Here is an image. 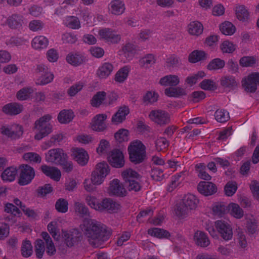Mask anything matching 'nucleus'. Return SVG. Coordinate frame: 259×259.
Instances as JSON below:
<instances>
[{"label":"nucleus","mask_w":259,"mask_h":259,"mask_svg":"<svg viewBox=\"0 0 259 259\" xmlns=\"http://www.w3.org/2000/svg\"><path fill=\"white\" fill-rule=\"evenodd\" d=\"M229 208V212L234 217L237 219H241L243 216V211L238 204L233 203H230Z\"/></svg>","instance_id":"79ce46f5"},{"label":"nucleus","mask_w":259,"mask_h":259,"mask_svg":"<svg viewBox=\"0 0 259 259\" xmlns=\"http://www.w3.org/2000/svg\"><path fill=\"white\" fill-rule=\"evenodd\" d=\"M34 251L36 257L40 259L43 256L45 251L44 242L41 239H37L35 242Z\"/></svg>","instance_id":"8fccbe9b"},{"label":"nucleus","mask_w":259,"mask_h":259,"mask_svg":"<svg viewBox=\"0 0 259 259\" xmlns=\"http://www.w3.org/2000/svg\"><path fill=\"white\" fill-rule=\"evenodd\" d=\"M12 139L16 140L20 138L23 134L22 126L15 124L12 126Z\"/></svg>","instance_id":"e2e57ef3"},{"label":"nucleus","mask_w":259,"mask_h":259,"mask_svg":"<svg viewBox=\"0 0 259 259\" xmlns=\"http://www.w3.org/2000/svg\"><path fill=\"white\" fill-rule=\"evenodd\" d=\"M220 83L224 88L229 89V90H234L238 86L235 77L231 75L222 76L220 79Z\"/></svg>","instance_id":"4be33fe9"},{"label":"nucleus","mask_w":259,"mask_h":259,"mask_svg":"<svg viewBox=\"0 0 259 259\" xmlns=\"http://www.w3.org/2000/svg\"><path fill=\"white\" fill-rule=\"evenodd\" d=\"M24 159L25 160H30L37 163H40L41 161V158L39 154L34 152H28L23 155Z\"/></svg>","instance_id":"0e129e2a"},{"label":"nucleus","mask_w":259,"mask_h":259,"mask_svg":"<svg viewBox=\"0 0 259 259\" xmlns=\"http://www.w3.org/2000/svg\"><path fill=\"white\" fill-rule=\"evenodd\" d=\"M23 110L22 105L16 103H11L5 105L2 111L6 114L9 115H15L20 114Z\"/></svg>","instance_id":"6ab92c4d"},{"label":"nucleus","mask_w":259,"mask_h":259,"mask_svg":"<svg viewBox=\"0 0 259 259\" xmlns=\"http://www.w3.org/2000/svg\"><path fill=\"white\" fill-rule=\"evenodd\" d=\"M182 200L191 210L196 209L199 202L196 196L190 194L185 195Z\"/></svg>","instance_id":"72a5a7b5"},{"label":"nucleus","mask_w":259,"mask_h":259,"mask_svg":"<svg viewBox=\"0 0 259 259\" xmlns=\"http://www.w3.org/2000/svg\"><path fill=\"white\" fill-rule=\"evenodd\" d=\"M35 72L38 77L36 83L43 85L52 81L54 75L49 70L47 66L44 64H38L36 66Z\"/></svg>","instance_id":"39448f33"},{"label":"nucleus","mask_w":259,"mask_h":259,"mask_svg":"<svg viewBox=\"0 0 259 259\" xmlns=\"http://www.w3.org/2000/svg\"><path fill=\"white\" fill-rule=\"evenodd\" d=\"M180 82L179 78L176 75H168L162 77L159 83L163 86L175 87Z\"/></svg>","instance_id":"bb28decb"},{"label":"nucleus","mask_w":259,"mask_h":259,"mask_svg":"<svg viewBox=\"0 0 259 259\" xmlns=\"http://www.w3.org/2000/svg\"><path fill=\"white\" fill-rule=\"evenodd\" d=\"M150 175L152 179L156 181H160L164 177L163 170L158 167L152 168L150 171Z\"/></svg>","instance_id":"69168bd1"},{"label":"nucleus","mask_w":259,"mask_h":259,"mask_svg":"<svg viewBox=\"0 0 259 259\" xmlns=\"http://www.w3.org/2000/svg\"><path fill=\"white\" fill-rule=\"evenodd\" d=\"M222 33L225 35H232L235 31V27L229 21H225L222 23L220 27Z\"/></svg>","instance_id":"ea45409f"},{"label":"nucleus","mask_w":259,"mask_h":259,"mask_svg":"<svg viewBox=\"0 0 259 259\" xmlns=\"http://www.w3.org/2000/svg\"><path fill=\"white\" fill-rule=\"evenodd\" d=\"M119 205L111 198H105L100 202V206L98 207V210L107 211L109 213L117 212Z\"/></svg>","instance_id":"dca6fc26"},{"label":"nucleus","mask_w":259,"mask_h":259,"mask_svg":"<svg viewBox=\"0 0 259 259\" xmlns=\"http://www.w3.org/2000/svg\"><path fill=\"white\" fill-rule=\"evenodd\" d=\"M40 169L44 174L54 181L58 182L61 178V171L56 167L50 166L45 164L40 166Z\"/></svg>","instance_id":"a211bd4d"},{"label":"nucleus","mask_w":259,"mask_h":259,"mask_svg":"<svg viewBox=\"0 0 259 259\" xmlns=\"http://www.w3.org/2000/svg\"><path fill=\"white\" fill-rule=\"evenodd\" d=\"M113 69L114 66L111 63L106 62L99 67L96 74L100 78H106L110 75Z\"/></svg>","instance_id":"5701e85b"},{"label":"nucleus","mask_w":259,"mask_h":259,"mask_svg":"<svg viewBox=\"0 0 259 259\" xmlns=\"http://www.w3.org/2000/svg\"><path fill=\"white\" fill-rule=\"evenodd\" d=\"M85 233L89 243L98 247L107 241L111 235V231L105 225L93 219H85Z\"/></svg>","instance_id":"f257e3e1"},{"label":"nucleus","mask_w":259,"mask_h":259,"mask_svg":"<svg viewBox=\"0 0 259 259\" xmlns=\"http://www.w3.org/2000/svg\"><path fill=\"white\" fill-rule=\"evenodd\" d=\"M148 234L152 236L161 239H168L170 236V234L168 231L158 228L148 229Z\"/></svg>","instance_id":"c85d7f7f"},{"label":"nucleus","mask_w":259,"mask_h":259,"mask_svg":"<svg viewBox=\"0 0 259 259\" xmlns=\"http://www.w3.org/2000/svg\"><path fill=\"white\" fill-rule=\"evenodd\" d=\"M107 159L110 164L113 167L119 168L124 165L123 154L119 149H114L112 150Z\"/></svg>","instance_id":"1a4fd4ad"},{"label":"nucleus","mask_w":259,"mask_h":259,"mask_svg":"<svg viewBox=\"0 0 259 259\" xmlns=\"http://www.w3.org/2000/svg\"><path fill=\"white\" fill-rule=\"evenodd\" d=\"M195 243L201 247H206L210 244V240L207 235L203 231L197 230L194 235Z\"/></svg>","instance_id":"aec40b11"},{"label":"nucleus","mask_w":259,"mask_h":259,"mask_svg":"<svg viewBox=\"0 0 259 259\" xmlns=\"http://www.w3.org/2000/svg\"><path fill=\"white\" fill-rule=\"evenodd\" d=\"M129 72V68L124 66L120 68L115 74V80L119 83H122L127 78Z\"/></svg>","instance_id":"37998d69"},{"label":"nucleus","mask_w":259,"mask_h":259,"mask_svg":"<svg viewBox=\"0 0 259 259\" xmlns=\"http://www.w3.org/2000/svg\"><path fill=\"white\" fill-rule=\"evenodd\" d=\"M66 26L71 29H78L80 27V21L78 18L71 16L67 20Z\"/></svg>","instance_id":"338daca9"},{"label":"nucleus","mask_w":259,"mask_h":259,"mask_svg":"<svg viewBox=\"0 0 259 259\" xmlns=\"http://www.w3.org/2000/svg\"><path fill=\"white\" fill-rule=\"evenodd\" d=\"M95 170L106 177L110 173V169L106 162L102 161L96 165Z\"/></svg>","instance_id":"3c124183"},{"label":"nucleus","mask_w":259,"mask_h":259,"mask_svg":"<svg viewBox=\"0 0 259 259\" xmlns=\"http://www.w3.org/2000/svg\"><path fill=\"white\" fill-rule=\"evenodd\" d=\"M17 173L16 168L13 166L9 167L2 172L1 177L4 181L12 182L15 179Z\"/></svg>","instance_id":"2f4dec72"},{"label":"nucleus","mask_w":259,"mask_h":259,"mask_svg":"<svg viewBox=\"0 0 259 259\" xmlns=\"http://www.w3.org/2000/svg\"><path fill=\"white\" fill-rule=\"evenodd\" d=\"M107 116L106 114H99L96 115L92 119L91 128L97 132H103L105 131L107 126L105 120L107 119Z\"/></svg>","instance_id":"f3484780"},{"label":"nucleus","mask_w":259,"mask_h":259,"mask_svg":"<svg viewBox=\"0 0 259 259\" xmlns=\"http://www.w3.org/2000/svg\"><path fill=\"white\" fill-rule=\"evenodd\" d=\"M214 116L215 119L220 122H225L230 118L229 113L224 110H217L214 113Z\"/></svg>","instance_id":"052dcab7"},{"label":"nucleus","mask_w":259,"mask_h":259,"mask_svg":"<svg viewBox=\"0 0 259 259\" xmlns=\"http://www.w3.org/2000/svg\"><path fill=\"white\" fill-rule=\"evenodd\" d=\"M200 87L206 91H213L217 89L216 83L212 80L210 79H205L202 80L199 84Z\"/></svg>","instance_id":"09e8293b"},{"label":"nucleus","mask_w":259,"mask_h":259,"mask_svg":"<svg viewBox=\"0 0 259 259\" xmlns=\"http://www.w3.org/2000/svg\"><path fill=\"white\" fill-rule=\"evenodd\" d=\"M220 48L224 53H231L236 49L235 45L229 40L224 41L221 44Z\"/></svg>","instance_id":"680f3d73"},{"label":"nucleus","mask_w":259,"mask_h":259,"mask_svg":"<svg viewBox=\"0 0 259 259\" xmlns=\"http://www.w3.org/2000/svg\"><path fill=\"white\" fill-rule=\"evenodd\" d=\"M165 95L169 97L179 98L187 95L185 89L180 87H169L164 90Z\"/></svg>","instance_id":"cd10ccee"},{"label":"nucleus","mask_w":259,"mask_h":259,"mask_svg":"<svg viewBox=\"0 0 259 259\" xmlns=\"http://www.w3.org/2000/svg\"><path fill=\"white\" fill-rule=\"evenodd\" d=\"M155 61L154 56L152 54H149L139 60V64L141 67L147 68L149 67V65L154 64Z\"/></svg>","instance_id":"de8ad7c7"},{"label":"nucleus","mask_w":259,"mask_h":259,"mask_svg":"<svg viewBox=\"0 0 259 259\" xmlns=\"http://www.w3.org/2000/svg\"><path fill=\"white\" fill-rule=\"evenodd\" d=\"M75 115L71 110H61L58 115V121L62 124H66L71 122Z\"/></svg>","instance_id":"a878e982"},{"label":"nucleus","mask_w":259,"mask_h":259,"mask_svg":"<svg viewBox=\"0 0 259 259\" xmlns=\"http://www.w3.org/2000/svg\"><path fill=\"white\" fill-rule=\"evenodd\" d=\"M198 192L205 196L212 195L217 192L216 185L210 182L201 181L197 186Z\"/></svg>","instance_id":"ddd939ff"},{"label":"nucleus","mask_w":259,"mask_h":259,"mask_svg":"<svg viewBox=\"0 0 259 259\" xmlns=\"http://www.w3.org/2000/svg\"><path fill=\"white\" fill-rule=\"evenodd\" d=\"M130 133L128 130L125 128H120L114 134L115 140L119 143L127 141Z\"/></svg>","instance_id":"49530a36"},{"label":"nucleus","mask_w":259,"mask_h":259,"mask_svg":"<svg viewBox=\"0 0 259 259\" xmlns=\"http://www.w3.org/2000/svg\"><path fill=\"white\" fill-rule=\"evenodd\" d=\"M53 191V188L50 184H46L44 186L38 187L36 191L38 196L44 197L51 193Z\"/></svg>","instance_id":"6e6d98bb"},{"label":"nucleus","mask_w":259,"mask_h":259,"mask_svg":"<svg viewBox=\"0 0 259 259\" xmlns=\"http://www.w3.org/2000/svg\"><path fill=\"white\" fill-rule=\"evenodd\" d=\"M127 151L130 161L135 164L142 163L147 158L146 147L140 140L131 142L128 146Z\"/></svg>","instance_id":"f03ea898"},{"label":"nucleus","mask_w":259,"mask_h":259,"mask_svg":"<svg viewBox=\"0 0 259 259\" xmlns=\"http://www.w3.org/2000/svg\"><path fill=\"white\" fill-rule=\"evenodd\" d=\"M190 211L182 200L176 205V213L180 218L186 217Z\"/></svg>","instance_id":"4c0bfd02"},{"label":"nucleus","mask_w":259,"mask_h":259,"mask_svg":"<svg viewBox=\"0 0 259 259\" xmlns=\"http://www.w3.org/2000/svg\"><path fill=\"white\" fill-rule=\"evenodd\" d=\"M149 116L152 121L161 126L167 124L170 122L168 113L163 110H152L150 112Z\"/></svg>","instance_id":"9b49d317"},{"label":"nucleus","mask_w":259,"mask_h":259,"mask_svg":"<svg viewBox=\"0 0 259 259\" xmlns=\"http://www.w3.org/2000/svg\"><path fill=\"white\" fill-rule=\"evenodd\" d=\"M32 93L33 90L31 88H23L17 93L16 97L20 101L27 100Z\"/></svg>","instance_id":"c03bdc74"},{"label":"nucleus","mask_w":259,"mask_h":259,"mask_svg":"<svg viewBox=\"0 0 259 259\" xmlns=\"http://www.w3.org/2000/svg\"><path fill=\"white\" fill-rule=\"evenodd\" d=\"M242 86L247 93H254L259 85V72H252L242 78Z\"/></svg>","instance_id":"423d86ee"},{"label":"nucleus","mask_w":259,"mask_h":259,"mask_svg":"<svg viewBox=\"0 0 259 259\" xmlns=\"http://www.w3.org/2000/svg\"><path fill=\"white\" fill-rule=\"evenodd\" d=\"M256 62V60L253 56H243L239 60L240 66L243 67L253 66Z\"/></svg>","instance_id":"603ef678"},{"label":"nucleus","mask_w":259,"mask_h":259,"mask_svg":"<svg viewBox=\"0 0 259 259\" xmlns=\"http://www.w3.org/2000/svg\"><path fill=\"white\" fill-rule=\"evenodd\" d=\"M66 61L72 65L77 66L84 62L85 58L78 54L70 53L66 57Z\"/></svg>","instance_id":"c756f323"},{"label":"nucleus","mask_w":259,"mask_h":259,"mask_svg":"<svg viewBox=\"0 0 259 259\" xmlns=\"http://www.w3.org/2000/svg\"><path fill=\"white\" fill-rule=\"evenodd\" d=\"M67 155L61 160L58 165H61L64 171L69 173L73 169V165L72 161L68 160Z\"/></svg>","instance_id":"bf43d9fd"},{"label":"nucleus","mask_w":259,"mask_h":259,"mask_svg":"<svg viewBox=\"0 0 259 259\" xmlns=\"http://www.w3.org/2000/svg\"><path fill=\"white\" fill-rule=\"evenodd\" d=\"M62 236L68 247H72L77 244L82 238L81 232L77 229H73L69 231L62 230Z\"/></svg>","instance_id":"0eeeda50"},{"label":"nucleus","mask_w":259,"mask_h":259,"mask_svg":"<svg viewBox=\"0 0 259 259\" xmlns=\"http://www.w3.org/2000/svg\"><path fill=\"white\" fill-rule=\"evenodd\" d=\"M235 14L237 18L242 21H246L249 18V12L244 5H240L236 7Z\"/></svg>","instance_id":"c9c22d12"},{"label":"nucleus","mask_w":259,"mask_h":259,"mask_svg":"<svg viewBox=\"0 0 259 259\" xmlns=\"http://www.w3.org/2000/svg\"><path fill=\"white\" fill-rule=\"evenodd\" d=\"M250 188L254 198L259 201V182L256 180L252 181Z\"/></svg>","instance_id":"774afa93"},{"label":"nucleus","mask_w":259,"mask_h":259,"mask_svg":"<svg viewBox=\"0 0 259 259\" xmlns=\"http://www.w3.org/2000/svg\"><path fill=\"white\" fill-rule=\"evenodd\" d=\"M7 23L11 29H19L23 23V16L18 14H13L7 19Z\"/></svg>","instance_id":"b1692460"},{"label":"nucleus","mask_w":259,"mask_h":259,"mask_svg":"<svg viewBox=\"0 0 259 259\" xmlns=\"http://www.w3.org/2000/svg\"><path fill=\"white\" fill-rule=\"evenodd\" d=\"M48 43V39L46 37L38 36L33 39L32 47L36 50L43 49L47 47Z\"/></svg>","instance_id":"7c9ffc66"},{"label":"nucleus","mask_w":259,"mask_h":259,"mask_svg":"<svg viewBox=\"0 0 259 259\" xmlns=\"http://www.w3.org/2000/svg\"><path fill=\"white\" fill-rule=\"evenodd\" d=\"M99 34L107 42L112 44L118 43L121 39L120 35L116 34L111 28H106L99 30Z\"/></svg>","instance_id":"2eb2a0df"},{"label":"nucleus","mask_w":259,"mask_h":259,"mask_svg":"<svg viewBox=\"0 0 259 259\" xmlns=\"http://www.w3.org/2000/svg\"><path fill=\"white\" fill-rule=\"evenodd\" d=\"M188 27L189 32L192 35L198 36L203 32V26L199 21H193L191 22Z\"/></svg>","instance_id":"f704fd0d"},{"label":"nucleus","mask_w":259,"mask_h":259,"mask_svg":"<svg viewBox=\"0 0 259 259\" xmlns=\"http://www.w3.org/2000/svg\"><path fill=\"white\" fill-rule=\"evenodd\" d=\"M121 176L123 178L124 182H126L129 180H135V179H138L141 177L137 171L131 169L123 171L121 174Z\"/></svg>","instance_id":"864d4df0"},{"label":"nucleus","mask_w":259,"mask_h":259,"mask_svg":"<svg viewBox=\"0 0 259 259\" xmlns=\"http://www.w3.org/2000/svg\"><path fill=\"white\" fill-rule=\"evenodd\" d=\"M51 118L50 115L47 114L35 122L34 128L38 131L34 136L35 140H40L52 132L53 126L49 123Z\"/></svg>","instance_id":"7ed1b4c3"},{"label":"nucleus","mask_w":259,"mask_h":259,"mask_svg":"<svg viewBox=\"0 0 259 259\" xmlns=\"http://www.w3.org/2000/svg\"><path fill=\"white\" fill-rule=\"evenodd\" d=\"M237 185L235 182L229 181L225 185L224 191L228 196H232L237 191Z\"/></svg>","instance_id":"4d7b16f0"},{"label":"nucleus","mask_w":259,"mask_h":259,"mask_svg":"<svg viewBox=\"0 0 259 259\" xmlns=\"http://www.w3.org/2000/svg\"><path fill=\"white\" fill-rule=\"evenodd\" d=\"M225 62L220 58L212 59L207 65V69L209 70H217L224 67Z\"/></svg>","instance_id":"58836bf2"},{"label":"nucleus","mask_w":259,"mask_h":259,"mask_svg":"<svg viewBox=\"0 0 259 259\" xmlns=\"http://www.w3.org/2000/svg\"><path fill=\"white\" fill-rule=\"evenodd\" d=\"M32 246L31 242L28 240L23 241L21 246V254L23 257H28L31 256L33 252Z\"/></svg>","instance_id":"a19ab883"},{"label":"nucleus","mask_w":259,"mask_h":259,"mask_svg":"<svg viewBox=\"0 0 259 259\" xmlns=\"http://www.w3.org/2000/svg\"><path fill=\"white\" fill-rule=\"evenodd\" d=\"M67 155L62 149H52L46 153L45 160L47 162L58 165Z\"/></svg>","instance_id":"9d476101"},{"label":"nucleus","mask_w":259,"mask_h":259,"mask_svg":"<svg viewBox=\"0 0 259 259\" xmlns=\"http://www.w3.org/2000/svg\"><path fill=\"white\" fill-rule=\"evenodd\" d=\"M109 12L115 15H120L123 14L125 8L123 2L120 0H113L109 5Z\"/></svg>","instance_id":"412c9836"},{"label":"nucleus","mask_w":259,"mask_h":259,"mask_svg":"<svg viewBox=\"0 0 259 259\" xmlns=\"http://www.w3.org/2000/svg\"><path fill=\"white\" fill-rule=\"evenodd\" d=\"M109 192L111 196L123 197L126 195V190L123 184L118 179H114L111 182L109 188Z\"/></svg>","instance_id":"f8f14e48"},{"label":"nucleus","mask_w":259,"mask_h":259,"mask_svg":"<svg viewBox=\"0 0 259 259\" xmlns=\"http://www.w3.org/2000/svg\"><path fill=\"white\" fill-rule=\"evenodd\" d=\"M229 204L227 205L224 202H217L212 207L213 213L218 215H222L229 212Z\"/></svg>","instance_id":"e433bc0d"},{"label":"nucleus","mask_w":259,"mask_h":259,"mask_svg":"<svg viewBox=\"0 0 259 259\" xmlns=\"http://www.w3.org/2000/svg\"><path fill=\"white\" fill-rule=\"evenodd\" d=\"M124 186L129 191L138 192L141 189L140 184L136 180H127L124 182Z\"/></svg>","instance_id":"5fc2aeb1"},{"label":"nucleus","mask_w":259,"mask_h":259,"mask_svg":"<svg viewBox=\"0 0 259 259\" xmlns=\"http://www.w3.org/2000/svg\"><path fill=\"white\" fill-rule=\"evenodd\" d=\"M20 174L18 184L25 186L30 184L35 176L34 168L28 164H22L19 166Z\"/></svg>","instance_id":"20e7f679"},{"label":"nucleus","mask_w":259,"mask_h":259,"mask_svg":"<svg viewBox=\"0 0 259 259\" xmlns=\"http://www.w3.org/2000/svg\"><path fill=\"white\" fill-rule=\"evenodd\" d=\"M48 230L49 233L55 240H59L60 237V232L58 229V223L57 222L53 221L48 225Z\"/></svg>","instance_id":"a18cd8bd"},{"label":"nucleus","mask_w":259,"mask_h":259,"mask_svg":"<svg viewBox=\"0 0 259 259\" xmlns=\"http://www.w3.org/2000/svg\"><path fill=\"white\" fill-rule=\"evenodd\" d=\"M72 156L80 165H85L88 161L89 156L87 152L83 149L76 148L72 150Z\"/></svg>","instance_id":"4468645a"},{"label":"nucleus","mask_w":259,"mask_h":259,"mask_svg":"<svg viewBox=\"0 0 259 259\" xmlns=\"http://www.w3.org/2000/svg\"><path fill=\"white\" fill-rule=\"evenodd\" d=\"M215 226L220 236L225 241H229L233 237L232 228L230 224L224 221L218 220Z\"/></svg>","instance_id":"6e6552de"},{"label":"nucleus","mask_w":259,"mask_h":259,"mask_svg":"<svg viewBox=\"0 0 259 259\" xmlns=\"http://www.w3.org/2000/svg\"><path fill=\"white\" fill-rule=\"evenodd\" d=\"M68 202L63 198L59 199L55 204V207L58 212L65 213L68 210Z\"/></svg>","instance_id":"13d9d810"},{"label":"nucleus","mask_w":259,"mask_h":259,"mask_svg":"<svg viewBox=\"0 0 259 259\" xmlns=\"http://www.w3.org/2000/svg\"><path fill=\"white\" fill-rule=\"evenodd\" d=\"M207 54L203 51L194 50L189 55L188 61L192 63H196L206 60Z\"/></svg>","instance_id":"393cba45"},{"label":"nucleus","mask_w":259,"mask_h":259,"mask_svg":"<svg viewBox=\"0 0 259 259\" xmlns=\"http://www.w3.org/2000/svg\"><path fill=\"white\" fill-rule=\"evenodd\" d=\"M106 93L102 91L97 92L91 100V104L95 107H99L102 104H106L104 101L106 99Z\"/></svg>","instance_id":"473e14b6"}]
</instances>
